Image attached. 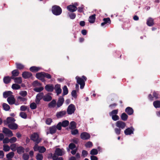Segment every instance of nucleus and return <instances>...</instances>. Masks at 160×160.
<instances>
[{
	"mask_svg": "<svg viewBox=\"0 0 160 160\" xmlns=\"http://www.w3.org/2000/svg\"><path fill=\"white\" fill-rule=\"evenodd\" d=\"M116 126L118 128H115V132L116 134L119 135L120 134L121 129H123L125 128L126 126V124L123 121H118L116 122Z\"/></svg>",
	"mask_w": 160,
	"mask_h": 160,
	"instance_id": "1",
	"label": "nucleus"
},
{
	"mask_svg": "<svg viewBox=\"0 0 160 160\" xmlns=\"http://www.w3.org/2000/svg\"><path fill=\"white\" fill-rule=\"evenodd\" d=\"M76 79L77 80V83L80 84V88L83 89L85 85V81H86L87 80L86 77L84 76H82L81 78L77 76L76 77Z\"/></svg>",
	"mask_w": 160,
	"mask_h": 160,
	"instance_id": "2",
	"label": "nucleus"
},
{
	"mask_svg": "<svg viewBox=\"0 0 160 160\" xmlns=\"http://www.w3.org/2000/svg\"><path fill=\"white\" fill-rule=\"evenodd\" d=\"M52 11L53 14L58 16L62 13V9L59 6L55 5L52 7Z\"/></svg>",
	"mask_w": 160,
	"mask_h": 160,
	"instance_id": "3",
	"label": "nucleus"
},
{
	"mask_svg": "<svg viewBox=\"0 0 160 160\" xmlns=\"http://www.w3.org/2000/svg\"><path fill=\"white\" fill-rule=\"evenodd\" d=\"M31 139L35 142L36 144H38L41 141V138H39L38 134L37 133L34 132L31 135Z\"/></svg>",
	"mask_w": 160,
	"mask_h": 160,
	"instance_id": "4",
	"label": "nucleus"
},
{
	"mask_svg": "<svg viewBox=\"0 0 160 160\" xmlns=\"http://www.w3.org/2000/svg\"><path fill=\"white\" fill-rule=\"evenodd\" d=\"M35 151H38L40 153H44L46 151V149L44 146H39L38 144H36L33 147Z\"/></svg>",
	"mask_w": 160,
	"mask_h": 160,
	"instance_id": "5",
	"label": "nucleus"
},
{
	"mask_svg": "<svg viewBox=\"0 0 160 160\" xmlns=\"http://www.w3.org/2000/svg\"><path fill=\"white\" fill-rule=\"evenodd\" d=\"M75 110V106L71 104L68 106L67 109V112L68 114L71 115L74 113Z\"/></svg>",
	"mask_w": 160,
	"mask_h": 160,
	"instance_id": "6",
	"label": "nucleus"
},
{
	"mask_svg": "<svg viewBox=\"0 0 160 160\" xmlns=\"http://www.w3.org/2000/svg\"><path fill=\"white\" fill-rule=\"evenodd\" d=\"M65 153L64 150L63 149H61L59 148H57L56 149L55 152L53 155L56 156H62Z\"/></svg>",
	"mask_w": 160,
	"mask_h": 160,
	"instance_id": "7",
	"label": "nucleus"
},
{
	"mask_svg": "<svg viewBox=\"0 0 160 160\" xmlns=\"http://www.w3.org/2000/svg\"><path fill=\"white\" fill-rule=\"evenodd\" d=\"M7 101L10 105H12L14 104H15L16 105H17L19 104L18 103H15V100L13 95L10 96L8 98Z\"/></svg>",
	"mask_w": 160,
	"mask_h": 160,
	"instance_id": "8",
	"label": "nucleus"
},
{
	"mask_svg": "<svg viewBox=\"0 0 160 160\" xmlns=\"http://www.w3.org/2000/svg\"><path fill=\"white\" fill-rule=\"evenodd\" d=\"M134 130V128L131 127L126 129L124 131V133L126 135H130L133 133Z\"/></svg>",
	"mask_w": 160,
	"mask_h": 160,
	"instance_id": "9",
	"label": "nucleus"
},
{
	"mask_svg": "<svg viewBox=\"0 0 160 160\" xmlns=\"http://www.w3.org/2000/svg\"><path fill=\"white\" fill-rule=\"evenodd\" d=\"M3 132L9 137H11L13 136L12 131L8 128H3Z\"/></svg>",
	"mask_w": 160,
	"mask_h": 160,
	"instance_id": "10",
	"label": "nucleus"
},
{
	"mask_svg": "<svg viewBox=\"0 0 160 160\" xmlns=\"http://www.w3.org/2000/svg\"><path fill=\"white\" fill-rule=\"evenodd\" d=\"M43 97V93L42 92L38 93L36 96L35 102L36 103L38 104L39 103L40 100Z\"/></svg>",
	"mask_w": 160,
	"mask_h": 160,
	"instance_id": "11",
	"label": "nucleus"
},
{
	"mask_svg": "<svg viewBox=\"0 0 160 160\" xmlns=\"http://www.w3.org/2000/svg\"><path fill=\"white\" fill-rule=\"evenodd\" d=\"M80 137L83 140H87L90 138V135L87 132H83L81 134Z\"/></svg>",
	"mask_w": 160,
	"mask_h": 160,
	"instance_id": "12",
	"label": "nucleus"
},
{
	"mask_svg": "<svg viewBox=\"0 0 160 160\" xmlns=\"http://www.w3.org/2000/svg\"><path fill=\"white\" fill-rule=\"evenodd\" d=\"M15 121V120L13 118L9 117L7 118L6 121H4V123L5 124H8V125L9 124L14 122Z\"/></svg>",
	"mask_w": 160,
	"mask_h": 160,
	"instance_id": "13",
	"label": "nucleus"
},
{
	"mask_svg": "<svg viewBox=\"0 0 160 160\" xmlns=\"http://www.w3.org/2000/svg\"><path fill=\"white\" fill-rule=\"evenodd\" d=\"M64 101V100L63 97H59L57 103V108H59L63 104Z\"/></svg>",
	"mask_w": 160,
	"mask_h": 160,
	"instance_id": "14",
	"label": "nucleus"
},
{
	"mask_svg": "<svg viewBox=\"0 0 160 160\" xmlns=\"http://www.w3.org/2000/svg\"><path fill=\"white\" fill-rule=\"evenodd\" d=\"M22 77L25 79L28 78H30L32 76V73L28 72H24L22 74Z\"/></svg>",
	"mask_w": 160,
	"mask_h": 160,
	"instance_id": "15",
	"label": "nucleus"
},
{
	"mask_svg": "<svg viewBox=\"0 0 160 160\" xmlns=\"http://www.w3.org/2000/svg\"><path fill=\"white\" fill-rule=\"evenodd\" d=\"M44 72H41L37 73L36 74L37 78L41 80L42 81L44 82L45 80L44 79Z\"/></svg>",
	"mask_w": 160,
	"mask_h": 160,
	"instance_id": "16",
	"label": "nucleus"
},
{
	"mask_svg": "<svg viewBox=\"0 0 160 160\" xmlns=\"http://www.w3.org/2000/svg\"><path fill=\"white\" fill-rule=\"evenodd\" d=\"M45 88L47 91L52 92L54 89V86L52 84H47L45 86Z\"/></svg>",
	"mask_w": 160,
	"mask_h": 160,
	"instance_id": "17",
	"label": "nucleus"
},
{
	"mask_svg": "<svg viewBox=\"0 0 160 160\" xmlns=\"http://www.w3.org/2000/svg\"><path fill=\"white\" fill-rule=\"evenodd\" d=\"M17 99L19 102H22L21 104L23 103L24 104L27 103V98L24 97H22L21 96H18L17 97Z\"/></svg>",
	"mask_w": 160,
	"mask_h": 160,
	"instance_id": "18",
	"label": "nucleus"
},
{
	"mask_svg": "<svg viewBox=\"0 0 160 160\" xmlns=\"http://www.w3.org/2000/svg\"><path fill=\"white\" fill-rule=\"evenodd\" d=\"M54 89L57 95H58L61 93L62 89L61 88L60 85L57 84L55 85Z\"/></svg>",
	"mask_w": 160,
	"mask_h": 160,
	"instance_id": "19",
	"label": "nucleus"
},
{
	"mask_svg": "<svg viewBox=\"0 0 160 160\" xmlns=\"http://www.w3.org/2000/svg\"><path fill=\"white\" fill-rule=\"evenodd\" d=\"M66 114V111H63L57 112L56 116L58 118H60L64 116Z\"/></svg>",
	"mask_w": 160,
	"mask_h": 160,
	"instance_id": "20",
	"label": "nucleus"
},
{
	"mask_svg": "<svg viewBox=\"0 0 160 160\" xmlns=\"http://www.w3.org/2000/svg\"><path fill=\"white\" fill-rule=\"evenodd\" d=\"M11 78L14 80V82L16 83L21 84L22 82V78L20 77L15 78L13 77H11Z\"/></svg>",
	"mask_w": 160,
	"mask_h": 160,
	"instance_id": "21",
	"label": "nucleus"
},
{
	"mask_svg": "<svg viewBox=\"0 0 160 160\" xmlns=\"http://www.w3.org/2000/svg\"><path fill=\"white\" fill-rule=\"evenodd\" d=\"M67 8L68 10L72 12L75 11L77 9V7L73 5H70L68 6Z\"/></svg>",
	"mask_w": 160,
	"mask_h": 160,
	"instance_id": "22",
	"label": "nucleus"
},
{
	"mask_svg": "<svg viewBox=\"0 0 160 160\" xmlns=\"http://www.w3.org/2000/svg\"><path fill=\"white\" fill-rule=\"evenodd\" d=\"M125 112L129 115L133 114V109L130 107H128L126 108L125 110Z\"/></svg>",
	"mask_w": 160,
	"mask_h": 160,
	"instance_id": "23",
	"label": "nucleus"
},
{
	"mask_svg": "<svg viewBox=\"0 0 160 160\" xmlns=\"http://www.w3.org/2000/svg\"><path fill=\"white\" fill-rule=\"evenodd\" d=\"M103 21H104V22L102 23L101 24V26L102 27L107 23L110 24L111 23V20L109 18H104L103 19Z\"/></svg>",
	"mask_w": 160,
	"mask_h": 160,
	"instance_id": "24",
	"label": "nucleus"
},
{
	"mask_svg": "<svg viewBox=\"0 0 160 160\" xmlns=\"http://www.w3.org/2000/svg\"><path fill=\"white\" fill-rule=\"evenodd\" d=\"M8 126L9 128L12 130L16 129L18 128V125L17 124L15 123L14 122L12 123L9 124Z\"/></svg>",
	"mask_w": 160,
	"mask_h": 160,
	"instance_id": "25",
	"label": "nucleus"
},
{
	"mask_svg": "<svg viewBox=\"0 0 160 160\" xmlns=\"http://www.w3.org/2000/svg\"><path fill=\"white\" fill-rule=\"evenodd\" d=\"M52 99V97L48 94L44 95L43 98V100L46 102H49L51 101Z\"/></svg>",
	"mask_w": 160,
	"mask_h": 160,
	"instance_id": "26",
	"label": "nucleus"
},
{
	"mask_svg": "<svg viewBox=\"0 0 160 160\" xmlns=\"http://www.w3.org/2000/svg\"><path fill=\"white\" fill-rule=\"evenodd\" d=\"M12 93L10 91L5 92L3 93V96L5 98L9 97L10 96L12 95Z\"/></svg>",
	"mask_w": 160,
	"mask_h": 160,
	"instance_id": "27",
	"label": "nucleus"
},
{
	"mask_svg": "<svg viewBox=\"0 0 160 160\" xmlns=\"http://www.w3.org/2000/svg\"><path fill=\"white\" fill-rule=\"evenodd\" d=\"M56 130V127L55 125L49 128V131L50 133L51 134H53L54 133Z\"/></svg>",
	"mask_w": 160,
	"mask_h": 160,
	"instance_id": "28",
	"label": "nucleus"
},
{
	"mask_svg": "<svg viewBox=\"0 0 160 160\" xmlns=\"http://www.w3.org/2000/svg\"><path fill=\"white\" fill-rule=\"evenodd\" d=\"M153 19L151 18H149L147 20V24L149 26H151L153 24Z\"/></svg>",
	"mask_w": 160,
	"mask_h": 160,
	"instance_id": "29",
	"label": "nucleus"
},
{
	"mask_svg": "<svg viewBox=\"0 0 160 160\" xmlns=\"http://www.w3.org/2000/svg\"><path fill=\"white\" fill-rule=\"evenodd\" d=\"M56 104V101L53 99L49 103L48 106L50 108H54L55 107Z\"/></svg>",
	"mask_w": 160,
	"mask_h": 160,
	"instance_id": "30",
	"label": "nucleus"
},
{
	"mask_svg": "<svg viewBox=\"0 0 160 160\" xmlns=\"http://www.w3.org/2000/svg\"><path fill=\"white\" fill-rule=\"evenodd\" d=\"M95 16V14H94L89 17L88 20L89 22L92 23L95 22L96 19Z\"/></svg>",
	"mask_w": 160,
	"mask_h": 160,
	"instance_id": "31",
	"label": "nucleus"
},
{
	"mask_svg": "<svg viewBox=\"0 0 160 160\" xmlns=\"http://www.w3.org/2000/svg\"><path fill=\"white\" fill-rule=\"evenodd\" d=\"M11 79V77H10L9 76L5 77L3 78V82L6 84H8L10 82Z\"/></svg>",
	"mask_w": 160,
	"mask_h": 160,
	"instance_id": "32",
	"label": "nucleus"
},
{
	"mask_svg": "<svg viewBox=\"0 0 160 160\" xmlns=\"http://www.w3.org/2000/svg\"><path fill=\"white\" fill-rule=\"evenodd\" d=\"M40 68L35 66H32L30 68V70L32 72H36L40 70Z\"/></svg>",
	"mask_w": 160,
	"mask_h": 160,
	"instance_id": "33",
	"label": "nucleus"
},
{
	"mask_svg": "<svg viewBox=\"0 0 160 160\" xmlns=\"http://www.w3.org/2000/svg\"><path fill=\"white\" fill-rule=\"evenodd\" d=\"M17 152L19 154H21L24 152V149L22 147H19L17 149Z\"/></svg>",
	"mask_w": 160,
	"mask_h": 160,
	"instance_id": "34",
	"label": "nucleus"
},
{
	"mask_svg": "<svg viewBox=\"0 0 160 160\" xmlns=\"http://www.w3.org/2000/svg\"><path fill=\"white\" fill-rule=\"evenodd\" d=\"M19 73V72L17 69L13 70L12 72V77H14L18 76Z\"/></svg>",
	"mask_w": 160,
	"mask_h": 160,
	"instance_id": "35",
	"label": "nucleus"
},
{
	"mask_svg": "<svg viewBox=\"0 0 160 160\" xmlns=\"http://www.w3.org/2000/svg\"><path fill=\"white\" fill-rule=\"evenodd\" d=\"M121 117L122 120L126 121L127 120L128 116L126 113L124 112L122 114Z\"/></svg>",
	"mask_w": 160,
	"mask_h": 160,
	"instance_id": "36",
	"label": "nucleus"
},
{
	"mask_svg": "<svg viewBox=\"0 0 160 160\" xmlns=\"http://www.w3.org/2000/svg\"><path fill=\"white\" fill-rule=\"evenodd\" d=\"M153 105L156 108L160 107V101H156L153 102Z\"/></svg>",
	"mask_w": 160,
	"mask_h": 160,
	"instance_id": "37",
	"label": "nucleus"
},
{
	"mask_svg": "<svg viewBox=\"0 0 160 160\" xmlns=\"http://www.w3.org/2000/svg\"><path fill=\"white\" fill-rule=\"evenodd\" d=\"M12 88L14 90H18L20 88V86L16 83L13 84L12 85Z\"/></svg>",
	"mask_w": 160,
	"mask_h": 160,
	"instance_id": "38",
	"label": "nucleus"
},
{
	"mask_svg": "<svg viewBox=\"0 0 160 160\" xmlns=\"http://www.w3.org/2000/svg\"><path fill=\"white\" fill-rule=\"evenodd\" d=\"M14 155V153L13 152H10L7 155V158L8 159H11L12 158Z\"/></svg>",
	"mask_w": 160,
	"mask_h": 160,
	"instance_id": "39",
	"label": "nucleus"
},
{
	"mask_svg": "<svg viewBox=\"0 0 160 160\" xmlns=\"http://www.w3.org/2000/svg\"><path fill=\"white\" fill-rule=\"evenodd\" d=\"M16 65L17 68L19 69H22L24 68V66L21 63H16Z\"/></svg>",
	"mask_w": 160,
	"mask_h": 160,
	"instance_id": "40",
	"label": "nucleus"
},
{
	"mask_svg": "<svg viewBox=\"0 0 160 160\" xmlns=\"http://www.w3.org/2000/svg\"><path fill=\"white\" fill-rule=\"evenodd\" d=\"M2 107L3 109L6 111H8L10 108L9 105L5 103H3L2 104Z\"/></svg>",
	"mask_w": 160,
	"mask_h": 160,
	"instance_id": "41",
	"label": "nucleus"
},
{
	"mask_svg": "<svg viewBox=\"0 0 160 160\" xmlns=\"http://www.w3.org/2000/svg\"><path fill=\"white\" fill-rule=\"evenodd\" d=\"M76 123L74 121L71 122L70 124L69 128L70 129H73L76 128Z\"/></svg>",
	"mask_w": 160,
	"mask_h": 160,
	"instance_id": "42",
	"label": "nucleus"
},
{
	"mask_svg": "<svg viewBox=\"0 0 160 160\" xmlns=\"http://www.w3.org/2000/svg\"><path fill=\"white\" fill-rule=\"evenodd\" d=\"M37 160H42L43 156L41 154L38 153L36 156Z\"/></svg>",
	"mask_w": 160,
	"mask_h": 160,
	"instance_id": "43",
	"label": "nucleus"
},
{
	"mask_svg": "<svg viewBox=\"0 0 160 160\" xmlns=\"http://www.w3.org/2000/svg\"><path fill=\"white\" fill-rule=\"evenodd\" d=\"M43 88L42 87H36L34 88V90L37 92H40L43 90Z\"/></svg>",
	"mask_w": 160,
	"mask_h": 160,
	"instance_id": "44",
	"label": "nucleus"
},
{
	"mask_svg": "<svg viewBox=\"0 0 160 160\" xmlns=\"http://www.w3.org/2000/svg\"><path fill=\"white\" fill-rule=\"evenodd\" d=\"M118 112V109H115L112 110L111 112L109 113V115L110 116H112L113 115H116Z\"/></svg>",
	"mask_w": 160,
	"mask_h": 160,
	"instance_id": "45",
	"label": "nucleus"
},
{
	"mask_svg": "<svg viewBox=\"0 0 160 160\" xmlns=\"http://www.w3.org/2000/svg\"><path fill=\"white\" fill-rule=\"evenodd\" d=\"M61 123L62 127H65L68 126L69 122L68 120H65L61 122Z\"/></svg>",
	"mask_w": 160,
	"mask_h": 160,
	"instance_id": "46",
	"label": "nucleus"
},
{
	"mask_svg": "<svg viewBox=\"0 0 160 160\" xmlns=\"http://www.w3.org/2000/svg\"><path fill=\"white\" fill-rule=\"evenodd\" d=\"M19 94L22 97H25L27 95V93L25 91H21L20 92Z\"/></svg>",
	"mask_w": 160,
	"mask_h": 160,
	"instance_id": "47",
	"label": "nucleus"
},
{
	"mask_svg": "<svg viewBox=\"0 0 160 160\" xmlns=\"http://www.w3.org/2000/svg\"><path fill=\"white\" fill-rule=\"evenodd\" d=\"M30 107L32 109H35L37 107V105L35 102H32L30 104Z\"/></svg>",
	"mask_w": 160,
	"mask_h": 160,
	"instance_id": "48",
	"label": "nucleus"
},
{
	"mask_svg": "<svg viewBox=\"0 0 160 160\" xmlns=\"http://www.w3.org/2000/svg\"><path fill=\"white\" fill-rule=\"evenodd\" d=\"M63 94L64 95H67L68 93V90L67 86H64L63 88Z\"/></svg>",
	"mask_w": 160,
	"mask_h": 160,
	"instance_id": "49",
	"label": "nucleus"
},
{
	"mask_svg": "<svg viewBox=\"0 0 160 160\" xmlns=\"http://www.w3.org/2000/svg\"><path fill=\"white\" fill-rule=\"evenodd\" d=\"M98 153V151L97 149H93L90 152V154L92 155H96Z\"/></svg>",
	"mask_w": 160,
	"mask_h": 160,
	"instance_id": "50",
	"label": "nucleus"
},
{
	"mask_svg": "<svg viewBox=\"0 0 160 160\" xmlns=\"http://www.w3.org/2000/svg\"><path fill=\"white\" fill-rule=\"evenodd\" d=\"M3 150L5 152L8 151L10 149V147L8 145L4 144L3 146Z\"/></svg>",
	"mask_w": 160,
	"mask_h": 160,
	"instance_id": "51",
	"label": "nucleus"
},
{
	"mask_svg": "<svg viewBox=\"0 0 160 160\" xmlns=\"http://www.w3.org/2000/svg\"><path fill=\"white\" fill-rule=\"evenodd\" d=\"M16 144H12L10 146V148L13 151H15L16 150Z\"/></svg>",
	"mask_w": 160,
	"mask_h": 160,
	"instance_id": "52",
	"label": "nucleus"
},
{
	"mask_svg": "<svg viewBox=\"0 0 160 160\" xmlns=\"http://www.w3.org/2000/svg\"><path fill=\"white\" fill-rule=\"evenodd\" d=\"M19 115H20V117H22V118H23L26 119L27 118V115L24 112H21L20 113Z\"/></svg>",
	"mask_w": 160,
	"mask_h": 160,
	"instance_id": "53",
	"label": "nucleus"
},
{
	"mask_svg": "<svg viewBox=\"0 0 160 160\" xmlns=\"http://www.w3.org/2000/svg\"><path fill=\"white\" fill-rule=\"evenodd\" d=\"M92 146V144L91 142H88L85 144V146L87 148H91Z\"/></svg>",
	"mask_w": 160,
	"mask_h": 160,
	"instance_id": "54",
	"label": "nucleus"
},
{
	"mask_svg": "<svg viewBox=\"0 0 160 160\" xmlns=\"http://www.w3.org/2000/svg\"><path fill=\"white\" fill-rule=\"evenodd\" d=\"M52 158L53 160H63V159L62 157L58 158L57 156L53 155Z\"/></svg>",
	"mask_w": 160,
	"mask_h": 160,
	"instance_id": "55",
	"label": "nucleus"
},
{
	"mask_svg": "<svg viewBox=\"0 0 160 160\" xmlns=\"http://www.w3.org/2000/svg\"><path fill=\"white\" fill-rule=\"evenodd\" d=\"M62 123L61 122H59L58 124L57 125V126H56V129H57L59 130H60L62 128Z\"/></svg>",
	"mask_w": 160,
	"mask_h": 160,
	"instance_id": "56",
	"label": "nucleus"
},
{
	"mask_svg": "<svg viewBox=\"0 0 160 160\" xmlns=\"http://www.w3.org/2000/svg\"><path fill=\"white\" fill-rule=\"evenodd\" d=\"M69 148L70 149H73L76 147V145L73 143H70L68 146Z\"/></svg>",
	"mask_w": 160,
	"mask_h": 160,
	"instance_id": "57",
	"label": "nucleus"
},
{
	"mask_svg": "<svg viewBox=\"0 0 160 160\" xmlns=\"http://www.w3.org/2000/svg\"><path fill=\"white\" fill-rule=\"evenodd\" d=\"M17 139L15 137H13L10 139V142L11 143H13L16 141Z\"/></svg>",
	"mask_w": 160,
	"mask_h": 160,
	"instance_id": "58",
	"label": "nucleus"
},
{
	"mask_svg": "<svg viewBox=\"0 0 160 160\" xmlns=\"http://www.w3.org/2000/svg\"><path fill=\"white\" fill-rule=\"evenodd\" d=\"M112 119L115 121H117L119 119V117L118 116L116 115H113L112 116Z\"/></svg>",
	"mask_w": 160,
	"mask_h": 160,
	"instance_id": "59",
	"label": "nucleus"
},
{
	"mask_svg": "<svg viewBox=\"0 0 160 160\" xmlns=\"http://www.w3.org/2000/svg\"><path fill=\"white\" fill-rule=\"evenodd\" d=\"M52 122V119L51 118H48L46 120V123L48 125H50Z\"/></svg>",
	"mask_w": 160,
	"mask_h": 160,
	"instance_id": "60",
	"label": "nucleus"
},
{
	"mask_svg": "<svg viewBox=\"0 0 160 160\" xmlns=\"http://www.w3.org/2000/svg\"><path fill=\"white\" fill-rule=\"evenodd\" d=\"M23 158L24 160H28L29 158V156L28 154H24L23 155Z\"/></svg>",
	"mask_w": 160,
	"mask_h": 160,
	"instance_id": "61",
	"label": "nucleus"
},
{
	"mask_svg": "<svg viewBox=\"0 0 160 160\" xmlns=\"http://www.w3.org/2000/svg\"><path fill=\"white\" fill-rule=\"evenodd\" d=\"M78 133V130L77 129H74L71 131V133L73 135H75Z\"/></svg>",
	"mask_w": 160,
	"mask_h": 160,
	"instance_id": "62",
	"label": "nucleus"
},
{
	"mask_svg": "<svg viewBox=\"0 0 160 160\" xmlns=\"http://www.w3.org/2000/svg\"><path fill=\"white\" fill-rule=\"evenodd\" d=\"M69 16L70 18L72 19H74L76 16V14L74 13H71L69 14Z\"/></svg>",
	"mask_w": 160,
	"mask_h": 160,
	"instance_id": "63",
	"label": "nucleus"
},
{
	"mask_svg": "<svg viewBox=\"0 0 160 160\" xmlns=\"http://www.w3.org/2000/svg\"><path fill=\"white\" fill-rule=\"evenodd\" d=\"M88 152L85 150H83L82 151V156L84 157H86L88 155Z\"/></svg>",
	"mask_w": 160,
	"mask_h": 160,
	"instance_id": "64",
	"label": "nucleus"
}]
</instances>
